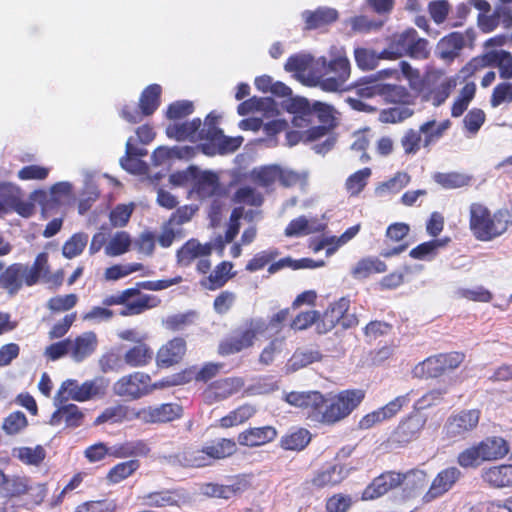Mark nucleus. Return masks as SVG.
<instances>
[{
  "label": "nucleus",
  "instance_id": "f257e3e1",
  "mask_svg": "<svg viewBox=\"0 0 512 512\" xmlns=\"http://www.w3.org/2000/svg\"><path fill=\"white\" fill-rule=\"evenodd\" d=\"M362 389L342 390L329 398L320 391H292L285 395L291 406L302 409L306 419L317 424L332 426L348 417L364 400Z\"/></svg>",
  "mask_w": 512,
  "mask_h": 512
},
{
  "label": "nucleus",
  "instance_id": "f03ea898",
  "mask_svg": "<svg viewBox=\"0 0 512 512\" xmlns=\"http://www.w3.org/2000/svg\"><path fill=\"white\" fill-rule=\"evenodd\" d=\"M182 282L181 276L170 279L140 281L134 287L124 289L116 294L106 296L103 301V307L94 306L83 315V320L102 322L109 321L114 317V312L109 309L111 306L122 305L119 315L129 317L140 315L147 310L156 308L161 300L156 295L144 294L141 290L160 291Z\"/></svg>",
  "mask_w": 512,
  "mask_h": 512
},
{
  "label": "nucleus",
  "instance_id": "7ed1b4c3",
  "mask_svg": "<svg viewBox=\"0 0 512 512\" xmlns=\"http://www.w3.org/2000/svg\"><path fill=\"white\" fill-rule=\"evenodd\" d=\"M511 224L510 211L498 209L492 212L486 205L474 202L469 207V228L475 239L491 241L503 235Z\"/></svg>",
  "mask_w": 512,
  "mask_h": 512
},
{
  "label": "nucleus",
  "instance_id": "20e7f679",
  "mask_svg": "<svg viewBox=\"0 0 512 512\" xmlns=\"http://www.w3.org/2000/svg\"><path fill=\"white\" fill-rule=\"evenodd\" d=\"M404 483L412 490H421L426 486L427 474L423 470L410 469L406 472L387 470L376 476L363 490L362 500H375Z\"/></svg>",
  "mask_w": 512,
  "mask_h": 512
},
{
  "label": "nucleus",
  "instance_id": "39448f33",
  "mask_svg": "<svg viewBox=\"0 0 512 512\" xmlns=\"http://www.w3.org/2000/svg\"><path fill=\"white\" fill-rule=\"evenodd\" d=\"M351 66L347 57L337 56L330 61L321 57L315 62L313 71L307 74L312 85L320 87L325 92L346 90L345 84L350 77Z\"/></svg>",
  "mask_w": 512,
  "mask_h": 512
},
{
  "label": "nucleus",
  "instance_id": "423d86ee",
  "mask_svg": "<svg viewBox=\"0 0 512 512\" xmlns=\"http://www.w3.org/2000/svg\"><path fill=\"white\" fill-rule=\"evenodd\" d=\"M237 445L234 439L219 438L212 440L202 448L185 447L174 455L175 460L184 467H205L216 460H222L235 454Z\"/></svg>",
  "mask_w": 512,
  "mask_h": 512
},
{
  "label": "nucleus",
  "instance_id": "0eeeda50",
  "mask_svg": "<svg viewBox=\"0 0 512 512\" xmlns=\"http://www.w3.org/2000/svg\"><path fill=\"white\" fill-rule=\"evenodd\" d=\"M451 127V121L446 119L437 122L430 119L419 125L418 129L409 128L400 138V146L405 157L415 156L422 148L430 150Z\"/></svg>",
  "mask_w": 512,
  "mask_h": 512
},
{
  "label": "nucleus",
  "instance_id": "6e6552de",
  "mask_svg": "<svg viewBox=\"0 0 512 512\" xmlns=\"http://www.w3.org/2000/svg\"><path fill=\"white\" fill-rule=\"evenodd\" d=\"M15 265L22 288L33 287L43 283L48 288L56 290L64 283V270L51 271L49 254L47 252L38 253L31 264L16 262Z\"/></svg>",
  "mask_w": 512,
  "mask_h": 512
},
{
  "label": "nucleus",
  "instance_id": "1a4fd4ad",
  "mask_svg": "<svg viewBox=\"0 0 512 512\" xmlns=\"http://www.w3.org/2000/svg\"><path fill=\"white\" fill-rule=\"evenodd\" d=\"M227 193L228 191L221 183L217 172L202 170L197 167L192 187L188 190V195L200 201L212 199L213 201L210 206L211 216H218L220 214L222 205L219 200L226 197Z\"/></svg>",
  "mask_w": 512,
  "mask_h": 512
},
{
  "label": "nucleus",
  "instance_id": "9d476101",
  "mask_svg": "<svg viewBox=\"0 0 512 512\" xmlns=\"http://www.w3.org/2000/svg\"><path fill=\"white\" fill-rule=\"evenodd\" d=\"M403 56L415 60H426L430 56L428 40L420 37L414 28L395 34L390 40L388 49L381 52V57L384 59L394 60Z\"/></svg>",
  "mask_w": 512,
  "mask_h": 512
},
{
  "label": "nucleus",
  "instance_id": "9b49d317",
  "mask_svg": "<svg viewBox=\"0 0 512 512\" xmlns=\"http://www.w3.org/2000/svg\"><path fill=\"white\" fill-rule=\"evenodd\" d=\"M465 357V353L461 351L435 354L415 365L412 373L420 379L439 378L457 369Z\"/></svg>",
  "mask_w": 512,
  "mask_h": 512
},
{
  "label": "nucleus",
  "instance_id": "f8f14e48",
  "mask_svg": "<svg viewBox=\"0 0 512 512\" xmlns=\"http://www.w3.org/2000/svg\"><path fill=\"white\" fill-rule=\"evenodd\" d=\"M265 328V323L261 320H247L243 326L238 327L230 336L219 342L218 354L229 356L252 347L257 336L264 332Z\"/></svg>",
  "mask_w": 512,
  "mask_h": 512
},
{
  "label": "nucleus",
  "instance_id": "ddd939ff",
  "mask_svg": "<svg viewBox=\"0 0 512 512\" xmlns=\"http://www.w3.org/2000/svg\"><path fill=\"white\" fill-rule=\"evenodd\" d=\"M250 178L257 186L268 191H272L276 183H279L284 188H291L301 181V176L298 172L283 168L278 164L256 167L252 169Z\"/></svg>",
  "mask_w": 512,
  "mask_h": 512
},
{
  "label": "nucleus",
  "instance_id": "4468645a",
  "mask_svg": "<svg viewBox=\"0 0 512 512\" xmlns=\"http://www.w3.org/2000/svg\"><path fill=\"white\" fill-rule=\"evenodd\" d=\"M457 86L455 77H447L441 69H434L426 73L421 93L426 101H430L434 107H439L449 98Z\"/></svg>",
  "mask_w": 512,
  "mask_h": 512
},
{
  "label": "nucleus",
  "instance_id": "2eb2a0df",
  "mask_svg": "<svg viewBox=\"0 0 512 512\" xmlns=\"http://www.w3.org/2000/svg\"><path fill=\"white\" fill-rule=\"evenodd\" d=\"M213 244L207 242L202 244L198 239L187 240L176 252L177 264L181 267H189L195 260L196 270L200 274H207L211 270V256Z\"/></svg>",
  "mask_w": 512,
  "mask_h": 512
},
{
  "label": "nucleus",
  "instance_id": "dca6fc26",
  "mask_svg": "<svg viewBox=\"0 0 512 512\" xmlns=\"http://www.w3.org/2000/svg\"><path fill=\"white\" fill-rule=\"evenodd\" d=\"M480 418L481 411L477 408L452 413L443 426L444 438L452 441L465 440L477 428Z\"/></svg>",
  "mask_w": 512,
  "mask_h": 512
},
{
  "label": "nucleus",
  "instance_id": "f3484780",
  "mask_svg": "<svg viewBox=\"0 0 512 512\" xmlns=\"http://www.w3.org/2000/svg\"><path fill=\"white\" fill-rule=\"evenodd\" d=\"M426 424V418L419 412L404 417L388 437V443L393 447H404L416 440Z\"/></svg>",
  "mask_w": 512,
  "mask_h": 512
},
{
  "label": "nucleus",
  "instance_id": "a211bd4d",
  "mask_svg": "<svg viewBox=\"0 0 512 512\" xmlns=\"http://www.w3.org/2000/svg\"><path fill=\"white\" fill-rule=\"evenodd\" d=\"M150 381L149 374L133 372L118 379L113 385V392L119 397L137 400L151 393Z\"/></svg>",
  "mask_w": 512,
  "mask_h": 512
},
{
  "label": "nucleus",
  "instance_id": "6ab92c4d",
  "mask_svg": "<svg viewBox=\"0 0 512 512\" xmlns=\"http://www.w3.org/2000/svg\"><path fill=\"white\" fill-rule=\"evenodd\" d=\"M244 385V379L238 376L217 379L206 386L201 396L205 404L212 405L237 394Z\"/></svg>",
  "mask_w": 512,
  "mask_h": 512
},
{
  "label": "nucleus",
  "instance_id": "aec40b11",
  "mask_svg": "<svg viewBox=\"0 0 512 512\" xmlns=\"http://www.w3.org/2000/svg\"><path fill=\"white\" fill-rule=\"evenodd\" d=\"M187 352V343L182 337H174L160 346L155 355L156 366L168 369L180 364Z\"/></svg>",
  "mask_w": 512,
  "mask_h": 512
},
{
  "label": "nucleus",
  "instance_id": "412c9836",
  "mask_svg": "<svg viewBox=\"0 0 512 512\" xmlns=\"http://www.w3.org/2000/svg\"><path fill=\"white\" fill-rule=\"evenodd\" d=\"M461 476V471L455 466L442 469L432 480L428 491L423 496V501L427 503L443 496L453 488Z\"/></svg>",
  "mask_w": 512,
  "mask_h": 512
},
{
  "label": "nucleus",
  "instance_id": "4be33fe9",
  "mask_svg": "<svg viewBox=\"0 0 512 512\" xmlns=\"http://www.w3.org/2000/svg\"><path fill=\"white\" fill-rule=\"evenodd\" d=\"M135 416L144 423H166L180 418L182 407L177 403H164L143 408Z\"/></svg>",
  "mask_w": 512,
  "mask_h": 512
},
{
  "label": "nucleus",
  "instance_id": "5701e85b",
  "mask_svg": "<svg viewBox=\"0 0 512 512\" xmlns=\"http://www.w3.org/2000/svg\"><path fill=\"white\" fill-rule=\"evenodd\" d=\"M329 125L312 126L301 134L304 142H316L313 150L318 154H326L336 143V136Z\"/></svg>",
  "mask_w": 512,
  "mask_h": 512
},
{
  "label": "nucleus",
  "instance_id": "b1692460",
  "mask_svg": "<svg viewBox=\"0 0 512 512\" xmlns=\"http://www.w3.org/2000/svg\"><path fill=\"white\" fill-rule=\"evenodd\" d=\"M347 476L348 472L344 465L340 463L326 464L315 472L310 484L314 489L332 488L340 484Z\"/></svg>",
  "mask_w": 512,
  "mask_h": 512
},
{
  "label": "nucleus",
  "instance_id": "393cba45",
  "mask_svg": "<svg viewBox=\"0 0 512 512\" xmlns=\"http://www.w3.org/2000/svg\"><path fill=\"white\" fill-rule=\"evenodd\" d=\"M481 480L493 489L512 487V463L492 465L482 469Z\"/></svg>",
  "mask_w": 512,
  "mask_h": 512
},
{
  "label": "nucleus",
  "instance_id": "a878e982",
  "mask_svg": "<svg viewBox=\"0 0 512 512\" xmlns=\"http://www.w3.org/2000/svg\"><path fill=\"white\" fill-rule=\"evenodd\" d=\"M350 303L348 297H341L331 303L317 323V332L320 334L327 333L339 325L344 313L349 310Z\"/></svg>",
  "mask_w": 512,
  "mask_h": 512
},
{
  "label": "nucleus",
  "instance_id": "bb28decb",
  "mask_svg": "<svg viewBox=\"0 0 512 512\" xmlns=\"http://www.w3.org/2000/svg\"><path fill=\"white\" fill-rule=\"evenodd\" d=\"M477 446L483 463L501 460L510 452L508 441L500 436L486 437L479 441Z\"/></svg>",
  "mask_w": 512,
  "mask_h": 512
},
{
  "label": "nucleus",
  "instance_id": "cd10ccee",
  "mask_svg": "<svg viewBox=\"0 0 512 512\" xmlns=\"http://www.w3.org/2000/svg\"><path fill=\"white\" fill-rule=\"evenodd\" d=\"M85 415L76 404H64L59 406L51 415L48 423L51 426H59L64 423L66 428H77L83 425Z\"/></svg>",
  "mask_w": 512,
  "mask_h": 512
},
{
  "label": "nucleus",
  "instance_id": "c85d7f7f",
  "mask_svg": "<svg viewBox=\"0 0 512 512\" xmlns=\"http://www.w3.org/2000/svg\"><path fill=\"white\" fill-rule=\"evenodd\" d=\"M277 436V429L273 426L252 427L239 433L238 442L242 446L258 447L273 442Z\"/></svg>",
  "mask_w": 512,
  "mask_h": 512
},
{
  "label": "nucleus",
  "instance_id": "c756f323",
  "mask_svg": "<svg viewBox=\"0 0 512 512\" xmlns=\"http://www.w3.org/2000/svg\"><path fill=\"white\" fill-rule=\"evenodd\" d=\"M233 267L234 265L230 261L218 263L206 277L201 279V286L209 291L223 288L237 274L236 271H233Z\"/></svg>",
  "mask_w": 512,
  "mask_h": 512
},
{
  "label": "nucleus",
  "instance_id": "7c9ffc66",
  "mask_svg": "<svg viewBox=\"0 0 512 512\" xmlns=\"http://www.w3.org/2000/svg\"><path fill=\"white\" fill-rule=\"evenodd\" d=\"M338 11L330 7H318L315 10H305L302 13L304 30H316L333 24L338 20Z\"/></svg>",
  "mask_w": 512,
  "mask_h": 512
},
{
  "label": "nucleus",
  "instance_id": "2f4dec72",
  "mask_svg": "<svg viewBox=\"0 0 512 512\" xmlns=\"http://www.w3.org/2000/svg\"><path fill=\"white\" fill-rule=\"evenodd\" d=\"M410 232V226L407 223L395 222L390 224L385 233L387 240L393 243H399L397 246L381 252V255L385 258H389L395 255H399L406 251L409 243L403 242Z\"/></svg>",
  "mask_w": 512,
  "mask_h": 512
},
{
  "label": "nucleus",
  "instance_id": "473e14b6",
  "mask_svg": "<svg viewBox=\"0 0 512 512\" xmlns=\"http://www.w3.org/2000/svg\"><path fill=\"white\" fill-rule=\"evenodd\" d=\"M97 343V336L92 331L84 332L73 340L70 339V357L75 362H82L95 351Z\"/></svg>",
  "mask_w": 512,
  "mask_h": 512
},
{
  "label": "nucleus",
  "instance_id": "72a5a7b5",
  "mask_svg": "<svg viewBox=\"0 0 512 512\" xmlns=\"http://www.w3.org/2000/svg\"><path fill=\"white\" fill-rule=\"evenodd\" d=\"M312 434L304 427L289 429L279 441V446L285 451L301 452L311 442Z\"/></svg>",
  "mask_w": 512,
  "mask_h": 512
},
{
  "label": "nucleus",
  "instance_id": "f704fd0d",
  "mask_svg": "<svg viewBox=\"0 0 512 512\" xmlns=\"http://www.w3.org/2000/svg\"><path fill=\"white\" fill-rule=\"evenodd\" d=\"M154 358L153 349L144 341H138L123 356L124 363L131 368L148 366Z\"/></svg>",
  "mask_w": 512,
  "mask_h": 512
},
{
  "label": "nucleus",
  "instance_id": "c9c22d12",
  "mask_svg": "<svg viewBox=\"0 0 512 512\" xmlns=\"http://www.w3.org/2000/svg\"><path fill=\"white\" fill-rule=\"evenodd\" d=\"M245 483L242 480H234L230 484L206 483L202 487L204 495L213 498L230 499L244 490Z\"/></svg>",
  "mask_w": 512,
  "mask_h": 512
},
{
  "label": "nucleus",
  "instance_id": "e433bc0d",
  "mask_svg": "<svg viewBox=\"0 0 512 512\" xmlns=\"http://www.w3.org/2000/svg\"><path fill=\"white\" fill-rule=\"evenodd\" d=\"M464 37L459 32H452L443 37L439 44V57L445 61L454 60L464 47Z\"/></svg>",
  "mask_w": 512,
  "mask_h": 512
},
{
  "label": "nucleus",
  "instance_id": "4c0bfd02",
  "mask_svg": "<svg viewBox=\"0 0 512 512\" xmlns=\"http://www.w3.org/2000/svg\"><path fill=\"white\" fill-rule=\"evenodd\" d=\"M255 406L245 403L219 419V426L224 429L241 425L256 414Z\"/></svg>",
  "mask_w": 512,
  "mask_h": 512
},
{
  "label": "nucleus",
  "instance_id": "58836bf2",
  "mask_svg": "<svg viewBox=\"0 0 512 512\" xmlns=\"http://www.w3.org/2000/svg\"><path fill=\"white\" fill-rule=\"evenodd\" d=\"M162 88L159 84L148 85L140 94L139 106L142 114L151 116L160 106Z\"/></svg>",
  "mask_w": 512,
  "mask_h": 512
},
{
  "label": "nucleus",
  "instance_id": "ea45409f",
  "mask_svg": "<svg viewBox=\"0 0 512 512\" xmlns=\"http://www.w3.org/2000/svg\"><path fill=\"white\" fill-rule=\"evenodd\" d=\"M132 415H135L130 409L122 404L107 407L99 414L94 420V425L99 426L104 423H121L124 420L132 419Z\"/></svg>",
  "mask_w": 512,
  "mask_h": 512
},
{
  "label": "nucleus",
  "instance_id": "a19ab883",
  "mask_svg": "<svg viewBox=\"0 0 512 512\" xmlns=\"http://www.w3.org/2000/svg\"><path fill=\"white\" fill-rule=\"evenodd\" d=\"M448 242L449 238L423 242L411 249L409 256L415 260H431L438 254L439 249L445 247Z\"/></svg>",
  "mask_w": 512,
  "mask_h": 512
},
{
  "label": "nucleus",
  "instance_id": "79ce46f5",
  "mask_svg": "<svg viewBox=\"0 0 512 512\" xmlns=\"http://www.w3.org/2000/svg\"><path fill=\"white\" fill-rule=\"evenodd\" d=\"M140 467L137 459L120 462L114 465L107 473L106 479L109 484H118L132 476Z\"/></svg>",
  "mask_w": 512,
  "mask_h": 512
},
{
  "label": "nucleus",
  "instance_id": "37998d69",
  "mask_svg": "<svg viewBox=\"0 0 512 512\" xmlns=\"http://www.w3.org/2000/svg\"><path fill=\"white\" fill-rule=\"evenodd\" d=\"M378 95L385 98L386 101L395 104L407 105L411 103V94L407 88L400 85L379 84Z\"/></svg>",
  "mask_w": 512,
  "mask_h": 512
},
{
  "label": "nucleus",
  "instance_id": "c03bdc74",
  "mask_svg": "<svg viewBox=\"0 0 512 512\" xmlns=\"http://www.w3.org/2000/svg\"><path fill=\"white\" fill-rule=\"evenodd\" d=\"M149 452V448L145 442L139 441H128L121 444H117L110 449V456L114 458H129L138 455H146Z\"/></svg>",
  "mask_w": 512,
  "mask_h": 512
},
{
  "label": "nucleus",
  "instance_id": "a18cd8bd",
  "mask_svg": "<svg viewBox=\"0 0 512 512\" xmlns=\"http://www.w3.org/2000/svg\"><path fill=\"white\" fill-rule=\"evenodd\" d=\"M108 384L102 377L87 380L80 385V393L77 394L80 402H85L106 394Z\"/></svg>",
  "mask_w": 512,
  "mask_h": 512
},
{
  "label": "nucleus",
  "instance_id": "49530a36",
  "mask_svg": "<svg viewBox=\"0 0 512 512\" xmlns=\"http://www.w3.org/2000/svg\"><path fill=\"white\" fill-rule=\"evenodd\" d=\"M433 180L444 189H456L467 186L471 177L459 172H436Z\"/></svg>",
  "mask_w": 512,
  "mask_h": 512
},
{
  "label": "nucleus",
  "instance_id": "de8ad7c7",
  "mask_svg": "<svg viewBox=\"0 0 512 512\" xmlns=\"http://www.w3.org/2000/svg\"><path fill=\"white\" fill-rule=\"evenodd\" d=\"M372 171L369 167L362 168L351 174L345 181V189L351 197L358 196L366 187Z\"/></svg>",
  "mask_w": 512,
  "mask_h": 512
},
{
  "label": "nucleus",
  "instance_id": "09e8293b",
  "mask_svg": "<svg viewBox=\"0 0 512 512\" xmlns=\"http://www.w3.org/2000/svg\"><path fill=\"white\" fill-rule=\"evenodd\" d=\"M132 240L126 231L116 232L105 246V254L119 256L129 251Z\"/></svg>",
  "mask_w": 512,
  "mask_h": 512
},
{
  "label": "nucleus",
  "instance_id": "8fccbe9b",
  "mask_svg": "<svg viewBox=\"0 0 512 512\" xmlns=\"http://www.w3.org/2000/svg\"><path fill=\"white\" fill-rule=\"evenodd\" d=\"M15 268V263H12L0 273V288L10 296H15L22 289L19 275Z\"/></svg>",
  "mask_w": 512,
  "mask_h": 512
},
{
  "label": "nucleus",
  "instance_id": "3c124183",
  "mask_svg": "<svg viewBox=\"0 0 512 512\" xmlns=\"http://www.w3.org/2000/svg\"><path fill=\"white\" fill-rule=\"evenodd\" d=\"M387 269L386 264L378 258L361 259L353 268L355 277L366 278L371 274L383 273Z\"/></svg>",
  "mask_w": 512,
  "mask_h": 512
},
{
  "label": "nucleus",
  "instance_id": "603ef678",
  "mask_svg": "<svg viewBox=\"0 0 512 512\" xmlns=\"http://www.w3.org/2000/svg\"><path fill=\"white\" fill-rule=\"evenodd\" d=\"M192 370L193 368H186L171 376L164 377L161 380L156 381L154 383L150 381L151 392H153L154 390L179 386L190 382L192 380Z\"/></svg>",
  "mask_w": 512,
  "mask_h": 512
},
{
  "label": "nucleus",
  "instance_id": "864d4df0",
  "mask_svg": "<svg viewBox=\"0 0 512 512\" xmlns=\"http://www.w3.org/2000/svg\"><path fill=\"white\" fill-rule=\"evenodd\" d=\"M233 202L236 204L259 207L263 204L264 197L255 188L243 186L238 188L234 193Z\"/></svg>",
  "mask_w": 512,
  "mask_h": 512
},
{
  "label": "nucleus",
  "instance_id": "5fc2aeb1",
  "mask_svg": "<svg viewBox=\"0 0 512 512\" xmlns=\"http://www.w3.org/2000/svg\"><path fill=\"white\" fill-rule=\"evenodd\" d=\"M21 196L20 189L11 183H0V216L11 210Z\"/></svg>",
  "mask_w": 512,
  "mask_h": 512
},
{
  "label": "nucleus",
  "instance_id": "6e6d98bb",
  "mask_svg": "<svg viewBox=\"0 0 512 512\" xmlns=\"http://www.w3.org/2000/svg\"><path fill=\"white\" fill-rule=\"evenodd\" d=\"M490 63L499 68L502 79L512 78V55L505 50L492 51L489 53Z\"/></svg>",
  "mask_w": 512,
  "mask_h": 512
},
{
  "label": "nucleus",
  "instance_id": "4d7b16f0",
  "mask_svg": "<svg viewBox=\"0 0 512 512\" xmlns=\"http://www.w3.org/2000/svg\"><path fill=\"white\" fill-rule=\"evenodd\" d=\"M88 242V235L85 233L73 234L63 245L62 254L67 259L80 255Z\"/></svg>",
  "mask_w": 512,
  "mask_h": 512
},
{
  "label": "nucleus",
  "instance_id": "13d9d810",
  "mask_svg": "<svg viewBox=\"0 0 512 512\" xmlns=\"http://www.w3.org/2000/svg\"><path fill=\"white\" fill-rule=\"evenodd\" d=\"M224 367L221 362H205L199 369L192 366V379L196 382L207 383L220 374Z\"/></svg>",
  "mask_w": 512,
  "mask_h": 512
},
{
  "label": "nucleus",
  "instance_id": "bf43d9fd",
  "mask_svg": "<svg viewBox=\"0 0 512 512\" xmlns=\"http://www.w3.org/2000/svg\"><path fill=\"white\" fill-rule=\"evenodd\" d=\"M317 231L318 228L310 225L305 216H299L288 223L284 230V234L287 237H299L309 235Z\"/></svg>",
  "mask_w": 512,
  "mask_h": 512
},
{
  "label": "nucleus",
  "instance_id": "052dcab7",
  "mask_svg": "<svg viewBox=\"0 0 512 512\" xmlns=\"http://www.w3.org/2000/svg\"><path fill=\"white\" fill-rule=\"evenodd\" d=\"M315 62L313 57L304 54L291 55L284 65V68L288 72H296L304 74L308 69L311 71L315 68Z\"/></svg>",
  "mask_w": 512,
  "mask_h": 512
},
{
  "label": "nucleus",
  "instance_id": "680f3d73",
  "mask_svg": "<svg viewBox=\"0 0 512 512\" xmlns=\"http://www.w3.org/2000/svg\"><path fill=\"white\" fill-rule=\"evenodd\" d=\"M28 426V420L25 414L21 411L10 413L4 418L2 429L7 435H16L23 431Z\"/></svg>",
  "mask_w": 512,
  "mask_h": 512
},
{
  "label": "nucleus",
  "instance_id": "e2e57ef3",
  "mask_svg": "<svg viewBox=\"0 0 512 512\" xmlns=\"http://www.w3.org/2000/svg\"><path fill=\"white\" fill-rule=\"evenodd\" d=\"M5 495L8 497H19L28 493L30 489L29 479L22 476H7V481L3 485Z\"/></svg>",
  "mask_w": 512,
  "mask_h": 512
},
{
  "label": "nucleus",
  "instance_id": "0e129e2a",
  "mask_svg": "<svg viewBox=\"0 0 512 512\" xmlns=\"http://www.w3.org/2000/svg\"><path fill=\"white\" fill-rule=\"evenodd\" d=\"M77 302L78 296L74 293H70L51 297L47 301L46 306L52 313H60L71 310L76 306Z\"/></svg>",
  "mask_w": 512,
  "mask_h": 512
},
{
  "label": "nucleus",
  "instance_id": "69168bd1",
  "mask_svg": "<svg viewBox=\"0 0 512 512\" xmlns=\"http://www.w3.org/2000/svg\"><path fill=\"white\" fill-rule=\"evenodd\" d=\"M17 458L27 465L38 466L46 456L45 449L41 445L35 447H20L17 450Z\"/></svg>",
  "mask_w": 512,
  "mask_h": 512
},
{
  "label": "nucleus",
  "instance_id": "338daca9",
  "mask_svg": "<svg viewBox=\"0 0 512 512\" xmlns=\"http://www.w3.org/2000/svg\"><path fill=\"white\" fill-rule=\"evenodd\" d=\"M478 449L479 448L476 443L462 450L457 455L458 465L464 469L478 468L483 463L480 451Z\"/></svg>",
  "mask_w": 512,
  "mask_h": 512
},
{
  "label": "nucleus",
  "instance_id": "774afa93",
  "mask_svg": "<svg viewBox=\"0 0 512 512\" xmlns=\"http://www.w3.org/2000/svg\"><path fill=\"white\" fill-rule=\"evenodd\" d=\"M116 508L113 500H90L77 505L74 512H116Z\"/></svg>",
  "mask_w": 512,
  "mask_h": 512
}]
</instances>
